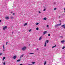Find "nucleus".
<instances>
[{"label": "nucleus", "mask_w": 65, "mask_h": 65, "mask_svg": "<svg viewBox=\"0 0 65 65\" xmlns=\"http://www.w3.org/2000/svg\"><path fill=\"white\" fill-rule=\"evenodd\" d=\"M46 19H46V18H44L43 19V20H46Z\"/></svg>", "instance_id": "ddd939ff"}, {"label": "nucleus", "mask_w": 65, "mask_h": 65, "mask_svg": "<svg viewBox=\"0 0 65 65\" xmlns=\"http://www.w3.org/2000/svg\"><path fill=\"white\" fill-rule=\"evenodd\" d=\"M12 13V12H11V13Z\"/></svg>", "instance_id": "37998d69"}, {"label": "nucleus", "mask_w": 65, "mask_h": 65, "mask_svg": "<svg viewBox=\"0 0 65 65\" xmlns=\"http://www.w3.org/2000/svg\"><path fill=\"white\" fill-rule=\"evenodd\" d=\"M3 49H4V50L5 49V47H4V45H3Z\"/></svg>", "instance_id": "a211bd4d"}, {"label": "nucleus", "mask_w": 65, "mask_h": 65, "mask_svg": "<svg viewBox=\"0 0 65 65\" xmlns=\"http://www.w3.org/2000/svg\"><path fill=\"white\" fill-rule=\"evenodd\" d=\"M59 26V24H57L55 25V27H58Z\"/></svg>", "instance_id": "1a4fd4ad"}, {"label": "nucleus", "mask_w": 65, "mask_h": 65, "mask_svg": "<svg viewBox=\"0 0 65 65\" xmlns=\"http://www.w3.org/2000/svg\"><path fill=\"white\" fill-rule=\"evenodd\" d=\"M60 22H61V20H59Z\"/></svg>", "instance_id": "49530a36"}, {"label": "nucleus", "mask_w": 65, "mask_h": 65, "mask_svg": "<svg viewBox=\"0 0 65 65\" xmlns=\"http://www.w3.org/2000/svg\"><path fill=\"white\" fill-rule=\"evenodd\" d=\"M47 32V31H44L43 32V34L44 35V34H46V32Z\"/></svg>", "instance_id": "0eeeda50"}, {"label": "nucleus", "mask_w": 65, "mask_h": 65, "mask_svg": "<svg viewBox=\"0 0 65 65\" xmlns=\"http://www.w3.org/2000/svg\"><path fill=\"white\" fill-rule=\"evenodd\" d=\"M5 18L6 20H8L9 19V18L8 17H5Z\"/></svg>", "instance_id": "20e7f679"}, {"label": "nucleus", "mask_w": 65, "mask_h": 65, "mask_svg": "<svg viewBox=\"0 0 65 65\" xmlns=\"http://www.w3.org/2000/svg\"><path fill=\"white\" fill-rule=\"evenodd\" d=\"M59 26H61V23L59 24Z\"/></svg>", "instance_id": "58836bf2"}, {"label": "nucleus", "mask_w": 65, "mask_h": 65, "mask_svg": "<svg viewBox=\"0 0 65 65\" xmlns=\"http://www.w3.org/2000/svg\"><path fill=\"white\" fill-rule=\"evenodd\" d=\"M1 20H0V23H1Z\"/></svg>", "instance_id": "a19ab883"}, {"label": "nucleus", "mask_w": 65, "mask_h": 65, "mask_svg": "<svg viewBox=\"0 0 65 65\" xmlns=\"http://www.w3.org/2000/svg\"><path fill=\"white\" fill-rule=\"evenodd\" d=\"M30 54H34V53H30Z\"/></svg>", "instance_id": "cd10ccee"}, {"label": "nucleus", "mask_w": 65, "mask_h": 65, "mask_svg": "<svg viewBox=\"0 0 65 65\" xmlns=\"http://www.w3.org/2000/svg\"><path fill=\"white\" fill-rule=\"evenodd\" d=\"M36 30H38V28L37 27V28H36Z\"/></svg>", "instance_id": "393cba45"}, {"label": "nucleus", "mask_w": 65, "mask_h": 65, "mask_svg": "<svg viewBox=\"0 0 65 65\" xmlns=\"http://www.w3.org/2000/svg\"><path fill=\"white\" fill-rule=\"evenodd\" d=\"M13 32H12V34H13Z\"/></svg>", "instance_id": "de8ad7c7"}, {"label": "nucleus", "mask_w": 65, "mask_h": 65, "mask_svg": "<svg viewBox=\"0 0 65 65\" xmlns=\"http://www.w3.org/2000/svg\"><path fill=\"white\" fill-rule=\"evenodd\" d=\"M64 48H65V46H63V47L62 48V49L63 50V49H64Z\"/></svg>", "instance_id": "b1692460"}, {"label": "nucleus", "mask_w": 65, "mask_h": 65, "mask_svg": "<svg viewBox=\"0 0 65 65\" xmlns=\"http://www.w3.org/2000/svg\"><path fill=\"white\" fill-rule=\"evenodd\" d=\"M30 44H29V46H30Z\"/></svg>", "instance_id": "a18cd8bd"}, {"label": "nucleus", "mask_w": 65, "mask_h": 65, "mask_svg": "<svg viewBox=\"0 0 65 65\" xmlns=\"http://www.w3.org/2000/svg\"><path fill=\"white\" fill-rule=\"evenodd\" d=\"M5 59V57H4L3 58V61H4V60Z\"/></svg>", "instance_id": "f8f14e48"}, {"label": "nucleus", "mask_w": 65, "mask_h": 65, "mask_svg": "<svg viewBox=\"0 0 65 65\" xmlns=\"http://www.w3.org/2000/svg\"><path fill=\"white\" fill-rule=\"evenodd\" d=\"M31 63H32V64H34V63H35V62H32Z\"/></svg>", "instance_id": "5701e85b"}, {"label": "nucleus", "mask_w": 65, "mask_h": 65, "mask_svg": "<svg viewBox=\"0 0 65 65\" xmlns=\"http://www.w3.org/2000/svg\"><path fill=\"white\" fill-rule=\"evenodd\" d=\"M5 29H7V26H6L5 27H3V30H5Z\"/></svg>", "instance_id": "7ed1b4c3"}, {"label": "nucleus", "mask_w": 65, "mask_h": 65, "mask_svg": "<svg viewBox=\"0 0 65 65\" xmlns=\"http://www.w3.org/2000/svg\"><path fill=\"white\" fill-rule=\"evenodd\" d=\"M49 41H48V40H46L45 41V44H44V46H46V42H47V43H48V42Z\"/></svg>", "instance_id": "f257e3e1"}, {"label": "nucleus", "mask_w": 65, "mask_h": 65, "mask_svg": "<svg viewBox=\"0 0 65 65\" xmlns=\"http://www.w3.org/2000/svg\"><path fill=\"white\" fill-rule=\"evenodd\" d=\"M8 43V42H6V45H7V43Z\"/></svg>", "instance_id": "a878e982"}, {"label": "nucleus", "mask_w": 65, "mask_h": 65, "mask_svg": "<svg viewBox=\"0 0 65 65\" xmlns=\"http://www.w3.org/2000/svg\"><path fill=\"white\" fill-rule=\"evenodd\" d=\"M64 10H65V8H64Z\"/></svg>", "instance_id": "09e8293b"}, {"label": "nucleus", "mask_w": 65, "mask_h": 65, "mask_svg": "<svg viewBox=\"0 0 65 65\" xmlns=\"http://www.w3.org/2000/svg\"><path fill=\"white\" fill-rule=\"evenodd\" d=\"M3 65H5V62H4L3 63Z\"/></svg>", "instance_id": "aec40b11"}, {"label": "nucleus", "mask_w": 65, "mask_h": 65, "mask_svg": "<svg viewBox=\"0 0 65 65\" xmlns=\"http://www.w3.org/2000/svg\"><path fill=\"white\" fill-rule=\"evenodd\" d=\"M42 36H41L39 38V40H41V39H42Z\"/></svg>", "instance_id": "39448f33"}, {"label": "nucleus", "mask_w": 65, "mask_h": 65, "mask_svg": "<svg viewBox=\"0 0 65 65\" xmlns=\"http://www.w3.org/2000/svg\"><path fill=\"white\" fill-rule=\"evenodd\" d=\"M56 9H57V8H54V10H56Z\"/></svg>", "instance_id": "c85d7f7f"}, {"label": "nucleus", "mask_w": 65, "mask_h": 65, "mask_svg": "<svg viewBox=\"0 0 65 65\" xmlns=\"http://www.w3.org/2000/svg\"><path fill=\"white\" fill-rule=\"evenodd\" d=\"M27 25V23H26L24 24L23 25V26H26V25Z\"/></svg>", "instance_id": "4468645a"}, {"label": "nucleus", "mask_w": 65, "mask_h": 65, "mask_svg": "<svg viewBox=\"0 0 65 65\" xmlns=\"http://www.w3.org/2000/svg\"><path fill=\"white\" fill-rule=\"evenodd\" d=\"M10 18L11 19H12L13 18V16H11L10 17Z\"/></svg>", "instance_id": "2eb2a0df"}, {"label": "nucleus", "mask_w": 65, "mask_h": 65, "mask_svg": "<svg viewBox=\"0 0 65 65\" xmlns=\"http://www.w3.org/2000/svg\"><path fill=\"white\" fill-rule=\"evenodd\" d=\"M31 29H30L29 30V32H31Z\"/></svg>", "instance_id": "c756f323"}, {"label": "nucleus", "mask_w": 65, "mask_h": 65, "mask_svg": "<svg viewBox=\"0 0 65 65\" xmlns=\"http://www.w3.org/2000/svg\"><path fill=\"white\" fill-rule=\"evenodd\" d=\"M39 13H41V12H40V11H39Z\"/></svg>", "instance_id": "72a5a7b5"}, {"label": "nucleus", "mask_w": 65, "mask_h": 65, "mask_svg": "<svg viewBox=\"0 0 65 65\" xmlns=\"http://www.w3.org/2000/svg\"><path fill=\"white\" fill-rule=\"evenodd\" d=\"M57 46L56 45H55L54 46H53L52 47V48H54V47H55L56 46Z\"/></svg>", "instance_id": "6ab92c4d"}, {"label": "nucleus", "mask_w": 65, "mask_h": 65, "mask_svg": "<svg viewBox=\"0 0 65 65\" xmlns=\"http://www.w3.org/2000/svg\"><path fill=\"white\" fill-rule=\"evenodd\" d=\"M28 65H34L31 64H28Z\"/></svg>", "instance_id": "7c9ffc66"}, {"label": "nucleus", "mask_w": 65, "mask_h": 65, "mask_svg": "<svg viewBox=\"0 0 65 65\" xmlns=\"http://www.w3.org/2000/svg\"><path fill=\"white\" fill-rule=\"evenodd\" d=\"M60 17H61V16H60L58 17V18L59 19L60 18Z\"/></svg>", "instance_id": "2f4dec72"}, {"label": "nucleus", "mask_w": 65, "mask_h": 65, "mask_svg": "<svg viewBox=\"0 0 65 65\" xmlns=\"http://www.w3.org/2000/svg\"><path fill=\"white\" fill-rule=\"evenodd\" d=\"M65 42V40H63L61 41V43H63V42Z\"/></svg>", "instance_id": "9d476101"}, {"label": "nucleus", "mask_w": 65, "mask_h": 65, "mask_svg": "<svg viewBox=\"0 0 65 65\" xmlns=\"http://www.w3.org/2000/svg\"><path fill=\"white\" fill-rule=\"evenodd\" d=\"M2 55V53H0V55Z\"/></svg>", "instance_id": "473e14b6"}, {"label": "nucleus", "mask_w": 65, "mask_h": 65, "mask_svg": "<svg viewBox=\"0 0 65 65\" xmlns=\"http://www.w3.org/2000/svg\"><path fill=\"white\" fill-rule=\"evenodd\" d=\"M60 37H61V38H63V37H62V36H60Z\"/></svg>", "instance_id": "4c0bfd02"}, {"label": "nucleus", "mask_w": 65, "mask_h": 65, "mask_svg": "<svg viewBox=\"0 0 65 65\" xmlns=\"http://www.w3.org/2000/svg\"><path fill=\"white\" fill-rule=\"evenodd\" d=\"M3 51H5V50L4 49H3Z\"/></svg>", "instance_id": "79ce46f5"}, {"label": "nucleus", "mask_w": 65, "mask_h": 65, "mask_svg": "<svg viewBox=\"0 0 65 65\" xmlns=\"http://www.w3.org/2000/svg\"><path fill=\"white\" fill-rule=\"evenodd\" d=\"M38 50H39V49H38V48H37V51H38Z\"/></svg>", "instance_id": "c9c22d12"}, {"label": "nucleus", "mask_w": 65, "mask_h": 65, "mask_svg": "<svg viewBox=\"0 0 65 65\" xmlns=\"http://www.w3.org/2000/svg\"><path fill=\"white\" fill-rule=\"evenodd\" d=\"M24 54H23L21 55L20 57V58H22V57H23V56H24Z\"/></svg>", "instance_id": "6e6552de"}, {"label": "nucleus", "mask_w": 65, "mask_h": 65, "mask_svg": "<svg viewBox=\"0 0 65 65\" xmlns=\"http://www.w3.org/2000/svg\"><path fill=\"white\" fill-rule=\"evenodd\" d=\"M16 56H14L13 57V59H15L16 58Z\"/></svg>", "instance_id": "9b49d317"}, {"label": "nucleus", "mask_w": 65, "mask_h": 65, "mask_svg": "<svg viewBox=\"0 0 65 65\" xmlns=\"http://www.w3.org/2000/svg\"><path fill=\"white\" fill-rule=\"evenodd\" d=\"M61 27H63L64 29H65V25L64 24L63 25H62L61 26Z\"/></svg>", "instance_id": "423d86ee"}, {"label": "nucleus", "mask_w": 65, "mask_h": 65, "mask_svg": "<svg viewBox=\"0 0 65 65\" xmlns=\"http://www.w3.org/2000/svg\"><path fill=\"white\" fill-rule=\"evenodd\" d=\"M46 61L44 62V65H45V64H46Z\"/></svg>", "instance_id": "dca6fc26"}, {"label": "nucleus", "mask_w": 65, "mask_h": 65, "mask_svg": "<svg viewBox=\"0 0 65 65\" xmlns=\"http://www.w3.org/2000/svg\"><path fill=\"white\" fill-rule=\"evenodd\" d=\"M50 35H51V34H48V36H50Z\"/></svg>", "instance_id": "4be33fe9"}, {"label": "nucleus", "mask_w": 65, "mask_h": 65, "mask_svg": "<svg viewBox=\"0 0 65 65\" xmlns=\"http://www.w3.org/2000/svg\"><path fill=\"white\" fill-rule=\"evenodd\" d=\"M36 24V25H38V24H39V23H37Z\"/></svg>", "instance_id": "412c9836"}, {"label": "nucleus", "mask_w": 65, "mask_h": 65, "mask_svg": "<svg viewBox=\"0 0 65 65\" xmlns=\"http://www.w3.org/2000/svg\"><path fill=\"white\" fill-rule=\"evenodd\" d=\"M45 10H45V9H44L43 10V11H45Z\"/></svg>", "instance_id": "bb28decb"}, {"label": "nucleus", "mask_w": 65, "mask_h": 65, "mask_svg": "<svg viewBox=\"0 0 65 65\" xmlns=\"http://www.w3.org/2000/svg\"><path fill=\"white\" fill-rule=\"evenodd\" d=\"M47 27H48V25H47Z\"/></svg>", "instance_id": "ea45409f"}, {"label": "nucleus", "mask_w": 65, "mask_h": 65, "mask_svg": "<svg viewBox=\"0 0 65 65\" xmlns=\"http://www.w3.org/2000/svg\"><path fill=\"white\" fill-rule=\"evenodd\" d=\"M56 4V3L55 2H54V4Z\"/></svg>", "instance_id": "e433bc0d"}, {"label": "nucleus", "mask_w": 65, "mask_h": 65, "mask_svg": "<svg viewBox=\"0 0 65 65\" xmlns=\"http://www.w3.org/2000/svg\"><path fill=\"white\" fill-rule=\"evenodd\" d=\"M27 47H23L22 48V49L23 51H25L26 49V48Z\"/></svg>", "instance_id": "f03ea898"}, {"label": "nucleus", "mask_w": 65, "mask_h": 65, "mask_svg": "<svg viewBox=\"0 0 65 65\" xmlns=\"http://www.w3.org/2000/svg\"><path fill=\"white\" fill-rule=\"evenodd\" d=\"M20 61H21V59H19L18 60H17V62H20Z\"/></svg>", "instance_id": "f3484780"}, {"label": "nucleus", "mask_w": 65, "mask_h": 65, "mask_svg": "<svg viewBox=\"0 0 65 65\" xmlns=\"http://www.w3.org/2000/svg\"><path fill=\"white\" fill-rule=\"evenodd\" d=\"M19 65H23L22 64H20Z\"/></svg>", "instance_id": "c03bdc74"}, {"label": "nucleus", "mask_w": 65, "mask_h": 65, "mask_svg": "<svg viewBox=\"0 0 65 65\" xmlns=\"http://www.w3.org/2000/svg\"><path fill=\"white\" fill-rule=\"evenodd\" d=\"M64 12H65V10H64Z\"/></svg>", "instance_id": "8fccbe9b"}, {"label": "nucleus", "mask_w": 65, "mask_h": 65, "mask_svg": "<svg viewBox=\"0 0 65 65\" xmlns=\"http://www.w3.org/2000/svg\"><path fill=\"white\" fill-rule=\"evenodd\" d=\"M15 14V13H13V15H14Z\"/></svg>", "instance_id": "f704fd0d"}]
</instances>
